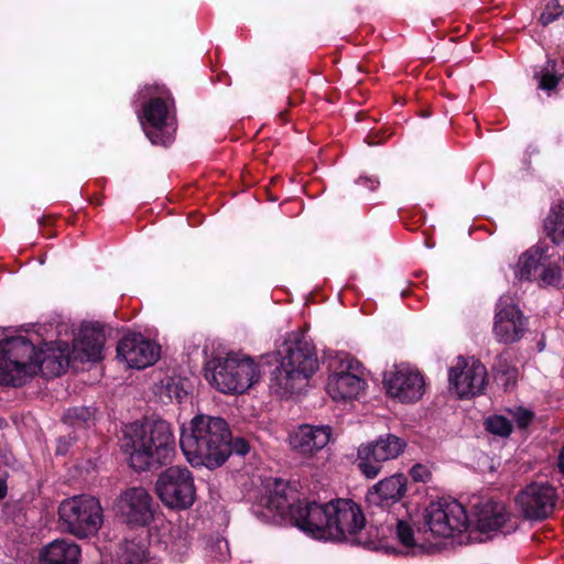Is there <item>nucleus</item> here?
<instances>
[{"label": "nucleus", "mask_w": 564, "mask_h": 564, "mask_svg": "<svg viewBox=\"0 0 564 564\" xmlns=\"http://www.w3.org/2000/svg\"><path fill=\"white\" fill-rule=\"evenodd\" d=\"M528 321L509 295L499 299L496 305L494 335L499 343L512 344L523 337Z\"/></svg>", "instance_id": "obj_15"}, {"label": "nucleus", "mask_w": 564, "mask_h": 564, "mask_svg": "<svg viewBox=\"0 0 564 564\" xmlns=\"http://www.w3.org/2000/svg\"><path fill=\"white\" fill-rule=\"evenodd\" d=\"M104 509L98 498L75 495L61 501L58 522L62 530L77 539L95 536L104 524Z\"/></svg>", "instance_id": "obj_7"}, {"label": "nucleus", "mask_w": 564, "mask_h": 564, "mask_svg": "<svg viewBox=\"0 0 564 564\" xmlns=\"http://www.w3.org/2000/svg\"><path fill=\"white\" fill-rule=\"evenodd\" d=\"M410 475L414 481H423L426 482L431 479V471L430 469L422 465L416 464L410 469Z\"/></svg>", "instance_id": "obj_34"}, {"label": "nucleus", "mask_w": 564, "mask_h": 564, "mask_svg": "<svg viewBox=\"0 0 564 564\" xmlns=\"http://www.w3.org/2000/svg\"><path fill=\"white\" fill-rule=\"evenodd\" d=\"M105 341V329L99 323L83 324L73 348L61 341L46 344L45 349L36 351L25 337L6 338L0 341V383L20 387L40 370L47 376H59L70 357L96 362L102 358Z\"/></svg>", "instance_id": "obj_1"}, {"label": "nucleus", "mask_w": 564, "mask_h": 564, "mask_svg": "<svg viewBox=\"0 0 564 564\" xmlns=\"http://www.w3.org/2000/svg\"><path fill=\"white\" fill-rule=\"evenodd\" d=\"M230 431L227 422L218 416L196 415L182 429L180 445L192 466L216 468L228 458L226 437Z\"/></svg>", "instance_id": "obj_3"}, {"label": "nucleus", "mask_w": 564, "mask_h": 564, "mask_svg": "<svg viewBox=\"0 0 564 564\" xmlns=\"http://www.w3.org/2000/svg\"><path fill=\"white\" fill-rule=\"evenodd\" d=\"M166 391L170 398H175L178 402L187 395L186 390L180 387L178 382L174 381L166 384Z\"/></svg>", "instance_id": "obj_37"}, {"label": "nucleus", "mask_w": 564, "mask_h": 564, "mask_svg": "<svg viewBox=\"0 0 564 564\" xmlns=\"http://www.w3.org/2000/svg\"><path fill=\"white\" fill-rule=\"evenodd\" d=\"M512 529H513V527H510V528L507 529L506 532H510V530H512Z\"/></svg>", "instance_id": "obj_44"}, {"label": "nucleus", "mask_w": 564, "mask_h": 564, "mask_svg": "<svg viewBox=\"0 0 564 564\" xmlns=\"http://www.w3.org/2000/svg\"><path fill=\"white\" fill-rule=\"evenodd\" d=\"M544 251L541 247L533 246L523 252L514 267V276L518 280L531 281L541 264Z\"/></svg>", "instance_id": "obj_22"}, {"label": "nucleus", "mask_w": 564, "mask_h": 564, "mask_svg": "<svg viewBox=\"0 0 564 564\" xmlns=\"http://www.w3.org/2000/svg\"><path fill=\"white\" fill-rule=\"evenodd\" d=\"M117 354L130 368L143 369L159 359L160 347L141 334H131L118 343Z\"/></svg>", "instance_id": "obj_17"}, {"label": "nucleus", "mask_w": 564, "mask_h": 564, "mask_svg": "<svg viewBox=\"0 0 564 564\" xmlns=\"http://www.w3.org/2000/svg\"><path fill=\"white\" fill-rule=\"evenodd\" d=\"M562 281L561 269L557 265L545 267L540 274V284L556 286Z\"/></svg>", "instance_id": "obj_30"}, {"label": "nucleus", "mask_w": 564, "mask_h": 564, "mask_svg": "<svg viewBox=\"0 0 564 564\" xmlns=\"http://www.w3.org/2000/svg\"><path fill=\"white\" fill-rule=\"evenodd\" d=\"M290 517L294 525L315 539L377 546L364 536L366 519L352 500L337 499L327 503L299 501L290 506Z\"/></svg>", "instance_id": "obj_2"}, {"label": "nucleus", "mask_w": 564, "mask_h": 564, "mask_svg": "<svg viewBox=\"0 0 564 564\" xmlns=\"http://www.w3.org/2000/svg\"><path fill=\"white\" fill-rule=\"evenodd\" d=\"M383 383L387 393L402 403L416 402L425 392V380L422 373L408 366H400L387 372Z\"/></svg>", "instance_id": "obj_16"}, {"label": "nucleus", "mask_w": 564, "mask_h": 564, "mask_svg": "<svg viewBox=\"0 0 564 564\" xmlns=\"http://www.w3.org/2000/svg\"><path fill=\"white\" fill-rule=\"evenodd\" d=\"M563 13V9L557 0H550L545 4V8L540 17V22L542 25L546 26L550 23L554 22L558 17Z\"/></svg>", "instance_id": "obj_29"}, {"label": "nucleus", "mask_w": 564, "mask_h": 564, "mask_svg": "<svg viewBox=\"0 0 564 564\" xmlns=\"http://www.w3.org/2000/svg\"><path fill=\"white\" fill-rule=\"evenodd\" d=\"M122 449L134 470L142 471L165 464L175 452L171 425L163 420L131 424L122 441Z\"/></svg>", "instance_id": "obj_5"}, {"label": "nucleus", "mask_w": 564, "mask_h": 564, "mask_svg": "<svg viewBox=\"0 0 564 564\" xmlns=\"http://www.w3.org/2000/svg\"><path fill=\"white\" fill-rule=\"evenodd\" d=\"M155 492L167 508L188 509L196 499L193 474L183 466L167 467L158 476Z\"/></svg>", "instance_id": "obj_8"}, {"label": "nucleus", "mask_w": 564, "mask_h": 564, "mask_svg": "<svg viewBox=\"0 0 564 564\" xmlns=\"http://www.w3.org/2000/svg\"><path fill=\"white\" fill-rule=\"evenodd\" d=\"M558 468L564 474V445H563V448H562V451L560 452V455H558Z\"/></svg>", "instance_id": "obj_40"}, {"label": "nucleus", "mask_w": 564, "mask_h": 564, "mask_svg": "<svg viewBox=\"0 0 564 564\" xmlns=\"http://www.w3.org/2000/svg\"><path fill=\"white\" fill-rule=\"evenodd\" d=\"M545 229L554 243L564 246V203L551 209Z\"/></svg>", "instance_id": "obj_25"}, {"label": "nucleus", "mask_w": 564, "mask_h": 564, "mask_svg": "<svg viewBox=\"0 0 564 564\" xmlns=\"http://www.w3.org/2000/svg\"><path fill=\"white\" fill-rule=\"evenodd\" d=\"M556 490L547 482H532L522 489L517 498L518 510L529 520L549 518L555 507Z\"/></svg>", "instance_id": "obj_13"}, {"label": "nucleus", "mask_w": 564, "mask_h": 564, "mask_svg": "<svg viewBox=\"0 0 564 564\" xmlns=\"http://www.w3.org/2000/svg\"><path fill=\"white\" fill-rule=\"evenodd\" d=\"M558 84V77L552 74L549 68L542 75L539 87L544 90H552Z\"/></svg>", "instance_id": "obj_36"}, {"label": "nucleus", "mask_w": 564, "mask_h": 564, "mask_svg": "<svg viewBox=\"0 0 564 564\" xmlns=\"http://www.w3.org/2000/svg\"><path fill=\"white\" fill-rule=\"evenodd\" d=\"M226 445L229 447L228 457L231 454L243 456L250 451L248 442L242 437L231 438V435H229V437H226Z\"/></svg>", "instance_id": "obj_31"}, {"label": "nucleus", "mask_w": 564, "mask_h": 564, "mask_svg": "<svg viewBox=\"0 0 564 564\" xmlns=\"http://www.w3.org/2000/svg\"><path fill=\"white\" fill-rule=\"evenodd\" d=\"M143 117L150 126L161 129L166 121L167 106L161 98L150 100L143 109Z\"/></svg>", "instance_id": "obj_26"}, {"label": "nucleus", "mask_w": 564, "mask_h": 564, "mask_svg": "<svg viewBox=\"0 0 564 564\" xmlns=\"http://www.w3.org/2000/svg\"><path fill=\"white\" fill-rule=\"evenodd\" d=\"M533 417V414L527 410H519L516 413V421L520 427H525L529 425Z\"/></svg>", "instance_id": "obj_38"}, {"label": "nucleus", "mask_w": 564, "mask_h": 564, "mask_svg": "<svg viewBox=\"0 0 564 564\" xmlns=\"http://www.w3.org/2000/svg\"><path fill=\"white\" fill-rule=\"evenodd\" d=\"M486 429L492 434L508 436L511 433L512 425L506 417L495 415L486 421Z\"/></svg>", "instance_id": "obj_28"}, {"label": "nucleus", "mask_w": 564, "mask_h": 564, "mask_svg": "<svg viewBox=\"0 0 564 564\" xmlns=\"http://www.w3.org/2000/svg\"><path fill=\"white\" fill-rule=\"evenodd\" d=\"M80 547L73 541L56 539L43 546L39 554L40 564H79Z\"/></svg>", "instance_id": "obj_20"}, {"label": "nucleus", "mask_w": 564, "mask_h": 564, "mask_svg": "<svg viewBox=\"0 0 564 564\" xmlns=\"http://www.w3.org/2000/svg\"><path fill=\"white\" fill-rule=\"evenodd\" d=\"M120 564H159V560L144 544L130 541L124 545Z\"/></svg>", "instance_id": "obj_24"}, {"label": "nucleus", "mask_w": 564, "mask_h": 564, "mask_svg": "<svg viewBox=\"0 0 564 564\" xmlns=\"http://www.w3.org/2000/svg\"><path fill=\"white\" fill-rule=\"evenodd\" d=\"M93 416V411L88 408H74L69 409L66 413V417L75 419L78 421L86 422Z\"/></svg>", "instance_id": "obj_35"}, {"label": "nucleus", "mask_w": 564, "mask_h": 564, "mask_svg": "<svg viewBox=\"0 0 564 564\" xmlns=\"http://www.w3.org/2000/svg\"><path fill=\"white\" fill-rule=\"evenodd\" d=\"M404 447V441L392 434L361 444L357 452L358 468L368 479H373L380 474L382 463L395 459Z\"/></svg>", "instance_id": "obj_10"}, {"label": "nucleus", "mask_w": 564, "mask_h": 564, "mask_svg": "<svg viewBox=\"0 0 564 564\" xmlns=\"http://www.w3.org/2000/svg\"><path fill=\"white\" fill-rule=\"evenodd\" d=\"M209 555L218 562H224L229 556L228 543L225 540H216L208 547Z\"/></svg>", "instance_id": "obj_32"}, {"label": "nucleus", "mask_w": 564, "mask_h": 564, "mask_svg": "<svg viewBox=\"0 0 564 564\" xmlns=\"http://www.w3.org/2000/svg\"><path fill=\"white\" fill-rule=\"evenodd\" d=\"M361 364L352 357L339 360L338 369L329 375L327 392L335 401L357 399L366 388Z\"/></svg>", "instance_id": "obj_11"}, {"label": "nucleus", "mask_w": 564, "mask_h": 564, "mask_svg": "<svg viewBox=\"0 0 564 564\" xmlns=\"http://www.w3.org/2000/svg\"><path fill=\"white\" fill-rule=\"evenodd\" d=\"M279 366L270 377V391L288 398L300 392L318 369V359L313 343L301 334H292L280 351Z\"/></svg>", "instance_id": "obj_4"}, {"label": "nucleus", "mask_w": 564, "mask_h": 564, "mask_svg": "<svg viewBox=\"0 0 564 564\" xmlns=\"http://www.w3.org/2000/svg\"><path fill=\"white\" fill-rule=\"evenodd\" d=\"M384 535H386L384 528L379 529L378 533H377V538L381 539V538H384Z\"/></svg>", "instance_id": "obj_42"}, {"label": "nucleus", "mask_w": 564, "mask_h": 564, "mask_svg": "<svg viewBox=\"0 0 564 564\" xmlns=\"http://www.w3.org/2000/svg\"><path fill=\"white\" fill-rule=\"evenodd\" d=\"M148 137L150 138L152 143H158V141L155 139H153L149 133H148Z\"/></svg>", "instance_id": "obj_43"}, {"label": "nucleus", "mask_w": 564, "mask_h": 564, "mask_svg": "<svg viewBox=\"0 0 564 564\" xmlns=\"http://www.w3.org/2000/svg\"><path fill=\"white\" fill-rule=\"evenodd\" d=\"M408 478L403 474H394L375 484L367 494L370 506L387 508L399 502L406 494Z\"/></svg>", "instance_id": "obj_19"}, {"label": "nucleus", "mask_w": 564, "mask_h": 564, "mask_svg": "<svg viewBox=\"0 0 564 564\" xmlns=\"http://www.w3.org/2000/svg\"><path fill=\"white\" fill-rule=\"evenodd\" d=\"M359 182L361 183H365V184H368L369 183V188L370 189H375L378 185H379V182L377 180H371V178H368V177H362V178H359Z\"/></svg>", "instance_id": "obj_39"}, {"label": "nucleus", "mask_w": 564, "mask_h": 564, "mask_svg": "<svg viewBox=\"0 0 564 564\" xmlns=\"http://www.w3.org/2000/svg\"><path fill=\"white\" fill-rule=\"evenodd\" d=\"M495 379L499 386L508 390L514 387L518 380V370L516 367L509 366L506 361H499L495 367Z\"/></svg>", "instance_id": "obj_27"}, {"label": "nucleus", "mask_w": 564, "mask_h": 564, "mask_svg": "<svg viewBox=\"0 0 564 564\" xmlns=\"http://www.w3.org/2000/svg\"><path fill=\"white\" fill-rule=\"evenodd\" d=\"M115 509L123 522L144 527L153 517V499L143 487H130L123 490L115 502Z\"/></svg>", "instance_id": "obj_14"}, {"label": "nucleus", "mask_w": 564, "mask_h": 564, "mask_svg": "<svg viewBox=\"0 0 564 564\" xmlns=\"http://www.w3.org/2000/svg\"><path fill=\"white\" fill-rule=\"evenodd\" d=\"M395 534L399 542L412 554L431 552L434 547L433 543H430L429 545L421 543L420 538L414 536L412 528L403 520L395 521Z\"/></svg>", "instance_id": "obj_23"}, {"label": "nucleus", "mask_w": 564, "mask_h": 564, "mask_svg": "<svg viewBox=\"0 0 564 564\" xmlns=\"http://www.w3.org/2000/svg\"><path fill=\"white\" fill-rule=\"evenodd\" d=\"M259 366L248 356L230 352L206 365V379L221 393L240 394L259 382Z\"/></svg>", "instance_id": "obj_6"}, {"label": "nucleus", "mask_w": 564, "mask_h": 564, "mask_svg": "<svg viewBox=\"0 0 564 564\" xmlns=\"http://www.w3.org/2000/svg\"><path fill=\"white\" fill-rule=\"evenodd\" d=\"M177 539L167 544L170 552L175 555H183L188 549L187 539L180 534V529L176 530Z\"/></svg>", "instance_id": "obj_33"}, {"label": "nucleus", "mask_w": 564, "mask_h": 564, "mask_svg": "<svg viewBox=\"0 0 564 564\" xmlns=\"http://www.w3.org/2000/svg\"><path fill=\"white\" fill-rule=\"evenodd\" d=\"M329 425L302 424L290 434V446L300 455L313 456L332 440Z\"/></svg>", "instance_id": "obj_18"}, {"label": "nucleus", "mask_w": 564, "mask_h": 564, "mask_svg": "<svg viewBox=\"0 0 564 564\" xmlns=\"http://www.w3.org/2000/svg\"><path fill=\"white\" fill-rule=\"evenodd\" d=\"M7 494V486L4 480L0 479V499H2Z\"/></svg>", "instance_id": "obj_41"}, {"label": "nucleus", "mask_w": 564, "mask_h": 564, "mask_svg": "<svg viewBox=\"0 0 564 564\" xmlns=\"http://www.w3.org/2000/svg\"><path fill=\"white\" fill-rule=\"evenodd\" d=\"M509 520L505 505L488 501L477 511L476 527L482 533H490L502 529Z\"/></svg>", "instance_id": "obj_21"}, {"label": "nucleus", "mask_w": 564, "mask_h": 564, "mask_svg": "<svg viewBox=\"0 0 564 564\" xmlns=\"http://www.w3.org/2000/svg\"><path fill=\"white\" fill-rule=\"evenodd\" d=\"M449 389L459 399L482 393L487 384L486 367L475 358L458 357L448 370Z\"/></svg>", "instance_id": "obj_12"}, {"label": "nucleus", "mask_w": 564, "mask_h": 564, "mask_svg": "<svg viewBox=\"0 0 564 564\" xmlns=\"http://www.w3.org/2000/svg\"><path fill=\"white\" fill-rule=\"evenodd\" d=\"M468 517L465 508L456 500L442 499L431 502L424 512L423 534L438 538H449L462 533L468 528Z\"/></svg>", "instance_id": "obj_9"}]
</instances>
